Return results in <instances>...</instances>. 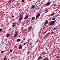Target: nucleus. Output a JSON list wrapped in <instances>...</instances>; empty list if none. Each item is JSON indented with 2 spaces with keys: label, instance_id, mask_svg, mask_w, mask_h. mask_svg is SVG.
Returning a JSON list of instances; mask_svg holds the SVG:
<instances>
[{
  "label": "nucleus",
  "instance_id": "f257e3e1",
  "mask_svg": "<svg viewBox=\"0 0 60 60\" xmlns=\"http://www.w3.org/2000/svg\"><path fill=\"white\" fill-rule=\"evenodd\" d=\"M56 22V20H54L53 21H51L49 22V26H50L51 25L52 26H54V24Z\"/></svg>",
  "mask_w": 60,
  "mask_h": 60
},
{
  "label": "nucleus",
  "instance_id": "f03ea898",
  "mask_svg": "<svg viewBox=\"0 0 60 60\" xmlns=\"http://www.w3.org/2000/svg\"><path fill=\"white\" fill-rule=\"evenodd\" d=\"M12 27L13 28L16 26L17 23H16V22H14L12 23Z\"/></svg>",
  "mask_w": 60,
  "mask_h": 60
},
{
  "label": "nucleus",
  "instance_id": "7ed1b4c3",
  "mask_svg": "<svg viewBox=\"0 0 60 60\" xmlns=\"http://www.w3.org/2000/svg\"><path fill=\"white\" fill-rule=\"evenodd\" d=\"M31 9H34V8H35V5H33L31 6Z\"/></svg>",
  "mask_w": 60,
  "mask_h": 60
},
{
  "label": "nucleus",
  "instance_id": "20e7f679",
  "mask_svg": "<svg viewBox=\"0 0 60 60\" xmlns=\"http://www.w3.org/2000/svg\"><path fill=\"white\" fill-rule=\"evenodd\" d=\"M51 4V2H49L46 3V6H49V5H50V4Z\"/></svg>",
  "mask_w": 60,
  "mask_h": 60
},
{
  "label": "nucleus",
  "instance_id": "39448f33",
  "mask_svg": "<svg viewBox=\"0 0 60 60\" xmlns=\"http://www.w3.org/2000/svg\"><path fill=\"white\" fill-rule=\"evenodd\" d=\"M49 21L48 20H46V21L45 22V23L44 24V25H46V24H47L48 23Z\"/></svg>",
  "mask_w": 60,
  "mask_h": 60
},
{
  "label": "nucleus",
  "instance_id": "423d86ee",
  "mask_svg": "<svg viewBox=\"0 0 60 60\" xmlns=\"http://www.w3.org/2000/svg\"><path fill=\"white\" fill-rule=\"evenodd\" d=\"M40 16V14L39 13L37 16L36 19H38V18Z\"/></svg>",
  "mask_w": 60,
  "mask_h": 60
},
{
  "label": "nucleus",
  "instance_id": "0eeeda50",
  "mask_svg": "<svg viewBox=\"0 0 60 60\" xmlns=\"http://www.w3.org/2000/svg\"><path fill=\"white\" fill-rule=\"evenodd\" d=\"M19 49H22V46H21V45H20L19 47Z\"/></svg>",
  "mask_w": 60,
  "mask_h": 60
},
{
  "label": "nucleus",
  "instance_id": "6e6552de",
  "mask_svg": "<svg viewBox=\"0 0 60 60\" xmlns=\"http://www.w3.org/2000/svg\"><path fill=\"white\" fill-rule=\"evenodd\" d=\"M22 16L21 17H20L19 18V21H21V20L22 19Z\"/></svg>",
  "mask_w": 60,
  "mask_h": 60
},
{
  "label": "nucleus",
  "instance_id": "1a4fd4ad",
  "mask_svg": "<svg viewBox=\"0 0 60 60\" xmlns=\"http://www.w3.org/2000/svg\"><path fill=\"white\" fill-rule=\"evenodd\" d=\"M28 15L26 16L24 18V19H28Z\"/></svg>",
  "mask_w": 60,
  "mask_h": 60
},
{
  "label": "nucleus",
  "instance_id": "9d476101",
  "mask_svg": "<svg viewBox=\"0 0 60 60\" xmlns=\"http://www.w3.org/2000/svg\"><path fill=\"white\" fill-rule=\"evenodd\" d=\"M48 11H49V9H46V10H45V13H47L48 12Z\"/></svg>",
  "mask_w": 60,
  "mask_h": 60
},
{
  "label": "nucleus",
  "instance_id": "9b49d317",
  "mask_svg": "<svg viewBox=\"0 0 60 60\" xmlns=\"http://www.w3.org/2000/svg\"><path fill=\"white\" fill-rule=\"evenodd\" d=\"M41 55H40L38 59V60H39L40 59H41Z\"/></svg>",
  "mask_w": 60,
  "mask_h": 60
},
{
  "label": "nucleus",
  "instance_id": "f8f14e48",
  "mask_svg": "<svg viewBox=\"0 0 60 60\" xmlns=\"http://www.w3.org/2000/svg\"><path fill=\"white\" fill-rule=\"evenodd\" d=\"M18 31H16L15 32V34H16L18 35Z\"/></svg>",
  "mask_w": 60,
  "mask_h": 60
},
{
  "label": "nucleus",
  "instance_id": "ddd939ff",
  "mask_svg": "<svg viewBox=\"0 0 60 60\" xmlns=\"http://www.w3.org/2000/svg\"><path fill=\"white\" fill-rule=\"evenodd\" d=\"M10 36V35L9 34H7L6 36V37L8 38Z\"/></svg>",
  "mask_w": 60,
  "mask_h": 60
},
{
  "label": "nucleus",
  "instance_id": "4468645a",
  "mask_svg": "<svg viewBox=\"0 0 60 60\" xmlns=\"http://www.w3.org/2000/svg\"><path fill=\"white\" fill-rule=\"evenodd\" d=\"M45 60H48V57H45L44 58Z\"/></svg>",
  "mask_w": 60,
  "mask_h": 60
},
{
  "label": "nucleus",
  "instance_id": "2eb2a0df",
  "mask_svg": "<svg viewBox=\"0 0 60 60\" xmlns=\"http://www.w3.org/2000/svg\"><path fill=\"white\" fill-rule=\"evenodd\" d=\"M31 29H32V28L31 27L29 28L28 30L29 31H30Z\"/></svg>",
  "mask_w": 60,
  "mask_h": 60
},
{
  "label": "nucleus",
  "instance_id": "dca6fc26",
  "mask_svg": "<svg viewBox=\"0 0 60 60\" xmlns=\"http://www.w3.org/2000/svg\"><path fill=\"white\" fill-rule=\"evenodd\" d=\"M56 58H60V57L59 56H56Z\"/></svg>",
  "mask_w": 60,
  "mask_h": 60
},
{
  "label": "nucleus",
  "instance_id": "f3484780",
  "mask_svg": "<svg viewBox=\"0 0 60 60\" xmlns=\"http://www.w3.org/2000/svg\"><path fill=\"white\" fill-rule=\"evenodd\" d=\"M54 13H52L51 15L50 16L51 17L52 16H53L54 15Z\"/></svg>",
  "mask_w": 60,
  "mask_h": 60
},
{
  "label": "nucleus",
  "instance_id": "a211bd4d",
  "mask_svg": "<svg viewBox=\"0 0 60 60\" xmlns=\"http://www.w3.org/2000/svg\"><path fill=\"white\" fill-rule=\"evenodd\" d=\"M56 19V18L55 17H54L53 18H52V20H55V19Z\"/></svg>",
  "mask_w": 60,
  "mask_h": 60
},
{
  "label": "nucleus",
  "instance_id": "6ab92c4d",
  "mask_svg": "<svg viewBox=\"0 0 60 60\" xmlns=\"http://www.w3.org/2000/svg\"><path fill=\"white\" fill-rule=\"evenodd\" d=\"M35 19V17H33L32 18V20H34V19Z\"/></svg>",
  "mask_w": 60,
  "mask_h": 60
},
{
  "label": "nucleus",
  "instance_id": "aec40b11",
  "mask_svg": "<svg viewBox=\"0 0 60 60\" xmlns=\"http://www.w3.org/2000/svg\"><path fill=\"white\" fill-rule=\"evenodd\" d=\"M17 41H20V39H17Z\"/></svg>",
  "mask_w": 60,
  "mask_h": 60
},
{
  "label": "nucleus",
  "instance_id": "412c9836",
  "mask_svg": "<svg viewBox=\"0 0 60 60\" xmlns=\"http://www.w3.org/2000/svg\"><path fill=\"white\" fill-rule=\"evenodd\" d=\"M40 49H44L42 47H41Z\"/></svg>",
  "mask_w": 60,
  "mask_h": 60
},
{
  "label": "nucleus",
  "instance_id": "4be33fe9",
  "mask_svg": "<svg viewBox=\"0 0 60 60\" xmlns=\"http://www.w3.org/2000/svg\"><path fill=\"white\" fill-rule=\"evenodd\" d=\"M47 32V31H46L45 32H44V34H46V33Z\"/></svg>",
  "mask_w": 60,
  "mask_h": 60
},
{
  "label": "nucleus",
  "instance_id": "5701e85b",
  "mask_svg": "<svg viewBox=\"0 0 60 60\" xmlns=\"http://www.w3.org/2000/svg\"><path fill=\"white\" fill-rule=\"evenodd\" d=\"M17 35H16V34H15L14 35V37H17Z\"/></svg>",
  "mask_w": 60,
  "mask_h": 60
},
{
  "label": "nucleus",
  "instance_id": "b1692460",
  "mask_svg": "<svg viewBox=\"0 0 60 60\" xmlns=\"http://www.w3.org/2000/svg\"><path fill=\"white\" fill-rule=\"evenodd\" d=\"M4 60H7V58H6V57H5L4 58Z\"/></svg>",
  "mask_w": 60,
  "mask_h": 60
},
{
  "label": "nucleus",
  "instance_id": "393cba45",
  "mask_svg": "<svg viewBox=\"0 0 60 60\" xmlns=\"http://www.w3.org/2000/svg\"><path fill=\"white\" fill-rule=\"evenodd\" d=\"M49 33H48L47 34H46V36H48V35H49Z\"/></svg>",
  "mask_w": 60,
  "mask_h": 60
},
{
  "label": "nucleus",
  "instance_id": "a878e982",
  "mask_svg": "<svg viewBox=\"0 0 60 60\" xmlns=\"http://www.w3.org/2000/svg\"><path fill=\"white\" fill-rule=\"evenodd\" d=\"M2 31V29H0V32H1Z\"/></svg>",
  "mask_w": 60,
  "mask_h": 60
},
{
  "label": "nucleus",
  "instance_id": "bb28decb",
  "mask_svg": "<svg viewBox=\"0 0 60 60\" xmlns=\"http://www.w3.org/2000/svg\"><path fill=\"white\" fill-rule=\"evenodd\" d=\"M22 3H24V0H22Z\"/></svg>",
  "mask_w": 60,
  "mask_h": 60
},
{
  "label": "nucleus",
  "instance_id": "cd10ccee",
  "mask_svg": "<svg viewBox=\"0 0 60 60\" xmlns=\"http://www.w3.org/2000/svg\"><path fill=\"white\" fill-rule=\"evenodd\" d=\"M56 28H54L53 29V30H56Z\"/></svg>",
  "mask_w": 60,
  "mask_h": 60
},
{
  "label": "nucleus",
  "instance_id": "c85d7f7f",
  "mask_svg": "<svg viewBox=\"0 0 60 60\" xmlns=\"http://www.w3.org/2000/svg\"><path fill=\"white\" fill-rule=\"evenodd\" d=\"M1 53H4V51H2L1 52Z\"/></svg>",
  "mask_w": 60,
  "mask_h": 60
},
{
  "label": "nucleus",
  "instance_id": "c756f323",
  "mask_svg": "<svg viewBox=\"0 0 60 60\" xmlns=\"http://www.w3.org/2000/svg\"><path fill=\"white\" fill-rule=\"evenodd\" d=\"M54 34V32H52V34Z\"/></svg>",
  "mask_w": 60,
  "mask_h": 60
},
{
  "label": "nucleus",
  "instance_id": "7c9ffc66",
  "mask_svg": "<svg viewBox=\"0 0 60 60\" xmlns=\"http://www.w3.org/2000/svg\"><path fill=\"white\" fill-rule=\"evenodd\" d=\"M26 44V43H25L23 44L24 45H25Z\"/></svg>",
  "mask_w": 60,
  "mask_h": 60
},
{
  "label": "nucleus",
  "instance_id": "2f4dec72",
  "mask_svg": "<svg viewBox=\"0 0 60 60\" xmlns=\"http://www.w3.org/2000/svg\"><path fill=\"white\" fill-rule=\"evenodd\" d=\"M10 50L11 52H12V50L11 49Z\"/></svg>",
  "mask_w": 60,
  "mask_h": 60
},
{
  "label": "nucleus",
  "instance_id": "473e14b6",
  "mask_svg": "<svg viewBox=\"0 0 60 60\" xmlns=\"http://www.w3.org/2000/svg\"><path fill=\"white\" fill-rule=\"evenodd\" d=\"M52 18H50V19H49V20H50V19H51Z\"/></svg>",
  "mask_w": 60,
  "mask_h": 60
},
{
  "label": "nucleus",
  "instance_id": "72a5a7b5",
  "mask_svg": "<svg viewBox=\"0 0 60 60\" xmlns=\"http://www.w3.org/2000/svg\"><path fill=\"white\" fill-rule=\"evenodd\" d=\"M11 17H12V18H13V17H14V16H13V15H12V16H11Z\"/></svg>",
  "mask_w": 60,
  "mask_h": 60
},
{
  "label": "nucleus",
  "instance_id": "f704fd0d",
  "mask_svg": "<svg viewBox=\"0 0 60 60\" xmlns=\"http://www.w3.org/2000/svg\"><path fill=\"white\" fill-rule=\"evenodd\" d=\"M11 1V0H10L9 2H10V1Z\"/></svg>",
  "mask_w": 60,
  "mask_h": 60
},
{
  "label": "nucleus",
  "instance_id": "c9c22d12",
  "mask_svg": "<svg viewBox=\"0 0 60 60\" xmlns=\"http://www.w3.org/2000/svg\"><path fill=\"white\" fill-rule=\"evenodd\" d=\"M28 43V42H26V43H26H26Z\"/></svg>",
  "mask_w": 60,
  "mask_h": 60
},
{
  "label": "nucleus",
  "instance_id": "e433bc0d",
  "mask_svg": "<svg viewBox=\"0 0 60 60\" xmlns=\"http://www.w3.org/2000/svg\"><path fill=\"white\" fill-rule=\"evenodd\" d=\"M28 53H29V52H27V54H28Z\"/></svg>",
  "mask_w": 60,
  "mask_h": 60
},
{
  "label": "nucleus",
  "instance_id": "4c0bfd02",
  "mask_svg": "<svg viewBox=\"0 0 60 60\" xmlns=\"http://www.w3.org/2000/svg\"><path fill=\"white\" fill-rule=\"evenodd\" d=\"M47 49V48H46L45 49Z\"/></svg>",
  "mask_w": 60,
  "mask_h": 60
},
{
  "label": "nucleus",
  "instance_id": "58836bf2",
  "mask_svg": "<svg viewBox=\"0 0 60 60\" xmlns=\"http://www.w3.org/2000/svg\"><path fill=\"white\" fill-rule=\"evenodd\" d=\"M32 0H30V1H32Z\"/></svg>",
  "mask_w": 60,
  "mask_h": 60
},
{
  "label": "nucleus",
  "instance_id": "ea45409f",
  "mask_svg": "<svg viewBox=\"0 0 60 60\" xmlns=\"http://www.w3.org/2000/svg\"><path fill=\"white\" fill-rule=\"evenodd\" d=\"M14 1H15L16 0H13Z\"/></svg>",
  "mask_w": 60,
  "mask_h": 60
},
{
  "label": "nucleus",
  "instance_id": "a19ab883",
  "mask_svg": "<svg viewBox=\"0 0 60 60\" xmlns=\"http://www.w3.org/2000/svg\"><path fill=\"white\" fill-rule=\"evenodd\" d=\"M12 20H13V19Z\"/></svg>",
  "mask_w": 60,
  "mask_h": 60
}]
</instances>
